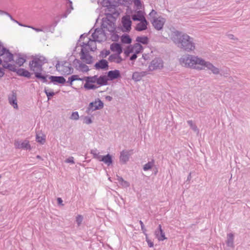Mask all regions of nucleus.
<instances>
[{"mask_svg":"<svg viewBox=\"0 0 250 250\" xmlns=\"http://www.w3.org/2000/svg\"><path fill=\"white\" fill-rule=\"evenodd\" d=\"M153 166V161H152L151 162H148L144 166V170L147 171L149 170V169L151 168Z\"/></svg>","mask_w":250,"mask_h":250,"instance_id":"nucleus-37","label":"nucleus"},{"mask_svg":"<svg viewBox=\"0 0 250 250\" xmlns=\"http://www.w3.org/2000/svg\"><path fill=\"white\" fill-rule=\"evenodd\" d=\"M83 220V217L80 215L76 216V221L77 223L78 226H79L82 224V221Z\"/></svg>","mask_w":250,"mask_h":250,"instance_id":"nucleus-38","label":"nucleus"},{"mask_svg":"<svg viewBox=\"0 0 250 250\" xmlns=\"http://www.w3.org/2000/svg\"><path fill=\"white\" fill-rule=\"evenodd\" d=\"M209 62L205 61L196 56L188 55L180 59V64L186 68H190L198 70L204 69V66Z\"/></svg>","mask_w":250,"mask_h":250,"instance_id":"nucleus-3","label":"nucleus"},{"mask_svg":"<svg viewBox=\"0 0 250 250\" xmlns=\"http://www.w3.org/2000/svg\"><path fill=\"white\" fill-rule=\"evenodd\" d=\"M142 50V46L140 44L136 43L133 46H129L125 50V54L129 56L130 54H139Z\"/></svg>","mask_w":250,"mask_h":250,"instance_id":"nucleus-9","label":"nucleus"},{"mask_svg":"<svg viewBox=\"0 0 250 250\" xmlns=\"http://www.w3.org/2000/svg\"><path fill=\"white\" fill-rule=\"evenodd\" d=\"M188 125H189L190 126H193V124H192V121H188Z\"/></svg>","mask_w":250,"mask_h":250,"instance_id":"nucleus-51","label":"nucleus"},{"mask_svg":"<svg viewBox=\"0 0 250 250\" xmlns=\"http://www.w3.org/2000/svg\"><path fill=\"white\" fill-rule=\"evenodd\" d=\"M133 54H132V56H131V57H130V60H131V61H134V60L136 59V58H137V54H135V53H132Z\"/></svg>","mask_w":250,"mask_h":250,"instance_id":"nucleus-47","label":"nucleus"},{"mask_svg":"<svg viewBox=\"0 0 250 250\" xmlns=\"http://www.w3.org/2000/svg\"><path fill=\"white\" fill-rule=\"evenodd\" d=\"M170 38L178 45V46L184 50L190 51L194 49V45H193L192 38L187 34L175 31L171 33Z\"/></svg>","mask_w":250,"mask_h":250,"instance_id":"nucleus-1","label":"nucleus"},{"mask_svg":"<svg viewBox=\"0 0 250 250\" xmlns=\"http://www.w3.org/2000/svg\"><path fill=\"white\" fill-rule=\"evenodd\" d=\"M163 67V61L161 59L155 58L150 62L148 66V69L149 71H152L157 69H161Z\"/></svg>","mask_w":250,"mask_h":250,"instance_id":"nucleus-10","label":"nucleus"},{"mask_svg":"<svg viewBox=\"0 0 250 250\" xmlns=\"http://www.w3.org/2000/svg\"><path fill=\"white\" fill-rule=\"evenodd\" d=\"M79 116L77 112H73L71 115L72 120H78Z\"/></svg>","mask_w":250,"mask_h":250,"instance_id":"nucleus-42","label":"nucleus"},{"mask_svg":"<svg viewBox=\"0 0 250 250\" xmlns=\"http://www.w3.org/2000/svg\"><path fill=\"white\" fill-rule=\"evenodd\" d=\"M46 95H47V97L52 96L54 95V93L53 92H47L45 91Z\"/></svg>","mask_w":250,"mask_h":250,"instance_id":"nucleus-48","label":"nucleus"},{"mask_svg":"<svg viewBox=\"0 0 250 250\" xmlns=\"http://www.w3.org/2000/svg\"><path fill=\"white\" fill-rule=\"evenodd\" d=\"M66 163L74 164L73 157L69 158L66 159Z\"/></svg>","mask_w":250,"mask_h":250,"instance_id":"nucleus-46","label":"nucleus"},{"mask_svg":"<svg viewBox=\"0 0 250 250\" xmlns=\"http://www.w3.org/2000/svg\"><path fill=\"white\" fill-rule=\"evenodd\" d=\"M149 16L151 18L150 21L152 23V25L154 26V28L157 30H161L165 23L164 18L161 17H156V12L154 10H152V11L150 12Z\"/></svg>","mask_w":250,"mask_h":250,"instance_id":"nucleus-7","label":"nucleus"},{"mask_svg":"<svg viewBox=\"0 0 250 250\" xmlns=\"http://www.w3.org/2000/svg\"><path fill=\"white\" fill-rule=\"evenodd\" d=\"M14 145H15V147L17 148L30 149V145L29 144V142L27 141H24L22 143L16 142L15 144H14Z\"/></svg>","mask_w":250,"mask_h":250,"instance_id":"nucleus-21","label":"nucleus"},{"mask_svg":"<svg viewBox=\"0 0 250 250\" xmlns=\"http://www.w3.org/2000/svg\"><path fill=\"white\" fill-rule=\"evenodd\" d=\"M36 141L41 145H43L46 141L45 135L41 133L36 134Z\"/></svg>","mask_w":250,"mask_h":250,"instance_id":"nucleus-28","label":"nucleus"},{"mask_svg":"<svg viewBox=\"0 0 250 250\" xmlns=\"http://www.w3.org/2000/svg\"><path fill=\"white\" fill-rule=\"evenodd\" d=\"M35 73V77L40 79L44 81V82H46V77L45 76H42L40 73L41 71H33Z\"/></svg>","mask_w":250,"mask_h":250,"instance_id":"nucleus-36","label":"nucleus"},{"mask_svg":"<svg viewBox=\"0 0 250 250\" xmlns=\"http://www.w3.org/2000/svg\"><path fill=\"white\" fill-rule=\"evenodd\" d=\"M8 102L14 109H18L17 98L16 97V92H12V94L8 97Z\"/></svg>","mask_w":250,"mask_h":250,"instance_id":"nucleus-14","label":"nucleus"},{"mask_svg":"<svg viewBox=\"0 0 250 250\" xmlns=\"http://www.w3.org/2000/svg\"><path fill=\"white\" fill-rule=\"evenodd\" d=\"M107 81L105 76H85L83 78V88L85 90H95L106 85Z\"/></svg>","mask_w":250,"mask_h":250,"instance_id":"nucleus-2","label":"nucleus"},{"mask_svg":"<svg viewBox=\"0 0 250 250\" xmlns=\"http://www.w3.org/2000/svg\"><path fill=\"white\" fill-rule=\"evenodd\" d=\"M154 233H155L156 237H157V239L159 241H163L167 239V237L165 236V233L162 229L161 225L158 226V230H156Z\"/></svg>","mask_w":250,"mask_h":250,"instance_id":"nucleus-19","label":"nucleus"},{"mask_svg":"<svg viewBox=\"0 0 250 250\" xmlns=\"http://www.w3.org/2000/svg\"><path fill=\"white\" fill-rule=\"evenodd\" d=\"M49 79H50V80L53 83H57L61 84L64 83L65 82V79L61 76H51Z\"/></svg>","mask_w":250,"mask_h":250,"instance_id":"nucleus-25","label":"nucleus"},{"mask_svg":"<svg viewBox=\"0 0 250 250\" xmlns=\"http://www.w3.org/2000/svg\"><path fill=\"white\" fill-rule=\"evenodd\" d=\"M137 42L143 44H146L148 42V39L146 37H137Z\"/></svg>","mask_w":250,"mask_h":250,"instance_id":"nucleus-32","label":"nucleus"},{"mask_svg":"<svg viewBox=\"0 0 250 250\" xmlns=\"http://www.w3.org/2000/svg\"><path fill=\"white\" fill-rule=\"evenodd\" d=\"M109 61L111 62L120 63L123 61V59L121 57L120 54H114L110 56Z\"/></svg>","mask_w":250,"mask_h":250,"instance_id":"nucleus-22","label":"nucleus"},{"mask_svg":"<svg viewBox=\"0 0 250 250\" xmlns=\"http://www.w3.org/2000/svg\"><path fill=\"white\" fill-rule=\"evenodd\" d=\"M2 62H3V59H2V58L0 59V64Z\"/></svg>","mask_w":250,"mask_h":250,"instance_id":"nucleus-52","label":"nucleus"},{"mask_svg":"<svg viewBox=\"0 0 250 250\" xmlns=\"http://www.w3.org/2000/svg\"><path fill=\"white\" fill-rule=\"evenodd\" d=\"M205 68H207L208 69L210 70L213 74H219V69L214 67L210 62L205 65Z\"/></svg>","mask_w":250,"mask_h":250,"instance_id":"nucleus-27","label":"nucleus"},{"mask_svg":"<svg viewBox=\"0 0 250 250\" xmlns=\"http://www.w3.org/2000/svg\"><path fill=\"white\" fill-rule=\"evenodd\" d=\"M0 178H1V176L0 175Z\"/></svg>","mask_w":250,"mask_h":250,"instance_id":"nucleus-53","label":"nucleus"},{"mask_svg":"<svg viewBox=\"0 0 250 250\" xmlns=\"http://www.w3.org/2000/svg\"><path fill=\"white\" fill-rule=\"evenodd\" d=\"M46 63V59L41 55L32 57V61L29 62V68L32 71H42V66Z\"/></svg>","mask_w":250,"mask_h":250,"instance_id":"nucleus-5","label":"nucleus"},{"mask_svg":"<svg viewBox=\"0 0 250 250\" xmlns=\"http://www.w3.org/2000/svg\"><path fill=\"white\" fill-rule=\"evenodd\" d=\"M114 0H99L100 3L102 4L103 7H109L112 6V3Z\"/></svg>","mask_w":250,"mask_h":250,"instance_id":"nucleus-29","label":"nucleus"},{"mask_svg":"<svg viewBox=\"0 0 250 250\" xmlns=\"http://www.w3.org/2000/svg\"><path fill=\"white\" fill-rule=\"evenodd\" d=\"M95 158L98 160L100 162H103L107 166L110 165L112 164V158L110 155L101 156L98 154H95Z\"/></svg>","mask_w":250,"mask_h":250,"instance_id":"nucleus-13","label":"nucleus"},{"mask_svg":"<svg viewBox=\"0 0 250 250\" xmlns=\"http://www.w3.org/2000/svg\"><path fill=\"white\" fill-rule=\"evenodd\" d=\"M4 74L3 71H2V69L0 68V78H1Z\"/></svg>","mask_w":250,"mask_h":250,"instance_id":"nucleus-49","label":"nucleus"},{"mask_svg":"<svg viewBox=\"0 0 250 250\" xmlns=\"http://www.w3.org/2000/svg\"><path fill=\"white\" fill-rule=\"evenodd\" d=\"M0 57H3V68L15 70V65L9 63L12 61V54L0 44Z\"/></svg>","mask_w":250,"mask_h":250,"instance_id":"nucleus-4","label":"nucleus"},{"mask_svg":"<svg viewBox=\"0 0 250 250\" xmlns=\"http://www.w3.org/2000/svg\"><path fill=\"white\" fill-rule=\"evenodd\" d=\"M70 81V85H72V83L75 81H82V78H80L78 75H73L71 77L69 78Z\"/></svg>","mask_w":250,"mask_h":250,"instance_id":"nucleus-34","label":"nucleus"},{"mask_svg":"<svg viewBox=\"0 0 250 250\" xmlns=\"http://www.w3.org/2000/svg\"><path fill=\"white\" fill-rule=\"evenodd\" d=\"M58 203L60 205H62V200L61 199V198H58Z\"/></svg>","mask_w":250,"mask_h":250,"instance_id":"nucleus-50","label":"nucleus"},{"mask_svg":"<svg viewBox=\"0 0 250 250\" xmlns=\"http://www.w3.org/2000/svg\"><path fill=\"white\" fill-rule=\"evenodd\" d=\"M117 180H118L119 182L122 184V185L124 186H128V183H127V182L125 181L124 180H123V178L121 177H117Z\"/></svg>","mask_w":250,"mask_h":250,"instance_id":"nucleus-40","label":"nucleus"},{"mask_svg":"<svg viewBox=\"0 0 250 250\" xmlns=\"http://www.w3.org/2000/svg\"><path fill=\"white\" fill-rule=\"evenodd\" d=\"M8 69L11 71L16 72L17 75L20 76L25 77L28 78H29L31 77V73L29 72H28V71L24 69L19 68L18 69H17L16 68H15V70H11L9 69Z\"/></svg>","mask_w":250,"mask_h":250,"instance_id":"nucleus-17","label":"nucleus"},{"mask_svg":"<svg viewBox=\"0 0 250 250\" xmlns=\"http://www.w3.org/2000/svg\"><path fill=\"white\" fill-rule=\"evenodd\" d=\"M110 50L115 54H121L123 52L122 47L120 44L117 43H113L110 45Z\"/></svg>","mask_w":250,"mask_h":250,"instance_id":"nucleus-20","label":"nucleus"},{"mask_svg":"<svg viewBox=\"0 0 250 250\" xmlns=\"http://www.w3.org/2000/svg\"><path fill=\"white\" fill-rule=\"evenodd\" d=\"M234 239V236L232 233H229L227 234V245L230 246L233 243V239Z\"/></svg>","mask_w":250,"mask_h":250,"instance_id":"nucleus-33","label":"nucleus"},{"mask_svg":"<svg viewBox=\"0 0 250 250\" xmlns=\"http://www.w3.org/2000/svg\"><path fill=\"white\" fill-rule=\"evenodd\" d=\"M107 67H108V62L105 60H102L95 63V68L97 69H104Z\"/></svg>","mask_w":250,"mask_h":250,"instance_id":"nucleus-26","label":"nucleus"},{"mask_svg":"<svg viewBox=\"0 0 250 250\" xmlns=\"http://www.w3.org/2000/svg\"><path fill=\"white\" fill-rule=\"evenodd\" d=\"M109 51L108 50H104L102 51V57H105L109 55Z\"/></svg>","mask_w":250,"mask_h":250,"instance_id":"nucleus-44","label":"nucleus"},{"mask_svg":"<svg viewBox=\"0 0 250 250\" xmlns=\"http://www.w3.org/2000/svg\"><path fill=\"white\" fill-rule=\"evenodd\" d=\"M139 223H140L141 228H142V231H143L144 234H146V233L145 232H146V229L144 228V223L141 221H139Z\"/></svg>","mask_w":250,"mask_h":250,"instance_id":"nucleus-45","label":"nucleus"},{"mask_svg":"<svg viewBox=\"0 0 250 250\" xmlns=\"http://www.w3.org/2000/svg\"><path fill=\"white\" fill-rule=\"evenodd\" d=\"M121 41L124 44H130L131 42V39L128 35H124L121 37Z\"/></svg>","mask_w":250,"mask_h":250,"instance_id":"nucleus-31","label":"nucleus"},{"mask_svg":"<svg viewBox=\"0 0 250 250\" xmlns=\"http://www.w3.org/2000/svg\"><path fill=\"white\" fill-rule=\"evenodd\" d=\"M108 80H113L117 79L120 77V73L118 70L110 71L107 73V76H106Z\"/></svg>","mask_w":250,"mask_h":250,"instance_id":"nucleus-18","label":"nucleus"},{"mask_svg":"<svg viewBox=\"0 0 250 250\" xmlns=\"http://www.w3.org/2000/svg\"><path fill=\"white\" fill-rule=\"evenodd\" d=\"M80 59H81L82 61L85 63L90 64L93 62V60L92 59V57L89 54L85 53L83 52V49H82L81 53H80Z\"/></svg>","mask_w":250,"mask_h":250,"instance_id":"nucleus-15","label":"nucleus"},{"mask_svg":"<svg viewBox=\"0 0 250 250\" xmlns=\"http://www.w3.org/2000/svg\"><path fill=\"white\" fill-rule=\"evenodd\" d=\"M25 62V59L23 57H19L18 59L16 60V64L18 65L19 66H21Z\"/></svg>","mask_w":250,"mask_h":250,"instance_id":"nucleus-35","label":"nucleus"},{"mask_svg":"<svg viewBox=\"0 0 250 250\" xmlns=\"http://www.w3.org/2000/svg\"><path fill=\"white\" fill-rule=\"evenodd\" d=\"M56 68L62 75H69L72 73V67L67 62H58L56 64Z\"/></svg>","mask_w":250,"mask_h":250,"instance_id":"nucleus-8","label":"nucleus"},{"mask_svg":"<svg viewBox=\"0 0 250 250\" xmlns=\"http://www.w3.org/2000/svg\"><path fill=\"white\" fill-rule=\"evenodd\" d=\"M134 5L137 7V9H141V2L140 0H133Z\"/></svg>","mask_w":250,"mask_h":250,"instance_id":"nucleus-39","label":"nucleus"},{"mask_svg":"<svg viewBox=\"0 0 250 250\" xmlns=\"http://www.w3.org/2000/svg\"><path fill=\"white\" fill-rule=\"evenodd\" d=\"M146 25H147L146 21H140V22L137 24L135 30L139 31H144L146 29Z\"/></svg>","mask_w":250,"mask_h":250,"instance_id":"nucleus-23","label":"nucleus"},{"mask_svg":"<svg viewBox=\"0 0 250 250\" xmlns=\"http://www.w3.org/2000/svg\"><path fill=\"white\" fill-rule=\"evenodd\" d=\"M104 104L102 102L99 100H96L94 102L90 103L88 106V111H95L96 110L102 108Z\"/></svg>","mask_w":250,"mask_h":250,"instance_id":"nucleus-12","label":"nucleus"},{"mask_svg":"<svg viewBox=\"0 0 250 250\" xmlns=\"http://www.w3.org/2000/svg\"><path fill=\"white\" fill-rule=\"evenodd\" d=\"M146 242H147V245H148V247L150 248L153 247V242L150 240L149 239L146 234Z\"/></svg>","mask_w":250,"mask_h":250,"instance_id":"nucleus-41","label":"nucleus"},{"mask_svg":"<svg viewBox=\"0 0 250 250\" xmlns=\"http://www.w3.org/2000/svg\"><path fill=\"white\" fill-rule=\"evenodd\" d=\"M146 75V72H135L132 74V79L135 81H140L141 79Z\"/></svg>","mask_w":250,"mask_h":250,"instance_id":"nucleus-24","label":"nucleus"},{"mask_svg":"<svg viewBox=\"0 0 250 250\" xmlns=\"http://www.w3.org/2000/svg\"><path fill=\"white\" fill-rule=\"evenodd\" d=\"M91 119L88 117H85L84 118V123L86 125L91 124Z\"/></svg>","mask_w":250,"mask_h":250,"instance_id":"nucleus-43","label":"nucleus"},{"mask_svg":"<svg viewBox=\"0 0 250 250\" xmlns=\"http://www.w3.org/2000/svg\"><path fill=\"white\" fill-rule=\"evenodd\" d=\"M104 35L100 31H96L92 34V39H89L87 43H83V46L84 48L88 47L90 51H94L96 49V42H100L103 41Z\"/></svg>","mask_w":250,"mask_h":250,"instance_id":"nucleus-6","label":"nucleus"},{"mask_svg":"<svg viewBox=\"0 0 250 250\" xmlns=\"http://www.w3.org/2000/svg\"><path fill=\"white\" fill-rule=\"evenodd\" d=\"M123 28L124 32H129L130 30L131 21H130V15H126L122 18Z\"/></svg>","mask_w":250,"mask_h":250,"instance_id":"nucleus-11","label":"nucleus"},{"mask_svg":"<svg viewBox=\"0 0 250 250\" xmlns=\"http://www.w3.org/2000/svg\"><path fill=\"white\" fill-rule=\"evenodd\" d=\"M120 161L123 163H125L128 160V154L126 152L123 151L120 154Z\"/></svg>","mask_w":250,"mask_h":250,"instance_id":"nucleus-30","label":"nucleus"},{"mask_svg":"<svg viewBox=\"0 0 250 250\" xmlns=\"http://www.w3.org/2000/svg\"><path fill=\"white\" fill-rule=\"evenodd\" d=\"M132 19L133 21H146L144 16V12L138 11L134 14H132Z\"/></svg>","mask_w":250,"mask_h":250,"instance_id":"nucleus-16","label":"nucleus"}]
</instances>
